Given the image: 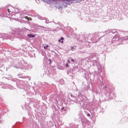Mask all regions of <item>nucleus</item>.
<instances>
[{"mask_svg": "<svg viewBox=\"0 0 128 128\" xmlns=\"http://www.w3.org/2000/svg\"><path fill=\"white\" fill-rule=\"evenodd\" d=\"M80 0H63V4H76V2H80Z\"/></svg>", "mask_w": 128, "mask_h": 128, "instance_id": "1", "label": "nucleus"}, {"mask_svg": "<svg viewBox=\"0 0 128 128\" xmlns=\"http://www.w3.org/2000/svg\"><path fill=\"white\" fill-rule=\"evenodd\" d=\"M28 36L29 38H34V35H32V34H28Z\"/></svg>", "mask_w": 128, "mask_h": 128, "instance_id": "2", "label": "nucleus"}, {"mask_svg": "<svg viewBox=\"0 0 128 128\" xmlns=\"http://www.w3.org/2000/svg\"><path fill=\"white\" fill-rule=\"evenodd\" d=\"M26 18H28V20H32V18H28V16H26Z\"/></svg>", "mask_w": 128, "mask_h": 128, "instance_id": "3", "label": "nucleus"}, {"mask_svg": "<svg viewBox=\"0 0 128 128\" xmlns=\"http://www.w3.org/2000/svg\"><path fill=\"white\" fill-rule=\"evenodd\" d=\"M48 48V45L46 46H44V50H46V48Z\"/></svg>", "mask_w": 128, "mask_h": 128, "instance_id": "4", "label": "nucleus"}, {"mask_svg": "<svg viewBox=\"0 0 128 128\" xmlns=\"http://www.w3.org/2000/svg\"><path fill=\"white\" fill-rule=\"evenodd\" d=\"M66 68H68V64H66Z\"/></svg>", "mask_w": 128, "mask_h": 128, "instance_id": "5", "label": "nucleus"}, {"mask_svg": "<svg viewBox=\"0 0 128 128\" xmlns=\"http://www.w3.org/2000/svg\"><path fill=\"white\" fill-rule=\"evenodd\" d=\"M60 40H64V38L63 37H62V38H60Z\"/></svg>", "mask_w": 128, "mask_h": 128, "instance_id": "6", "label": "nucleus"}, {"mask_svg": "<svg viewBox=\"0 0 128 128\" xmlns=\"http://www.w3.org/2000/svg\"><path fill=\"white\" fill-rule=\"evenodd\" d=\"M66 6H68L66 5H65L64 6H62V8H66Z\"/></svg>", "mask_w": 128, "mask_h": 128, "instance_id": "7", "label": "nucleus"}, {"mask_svg": "<svg viewBox=\"0 0 128 128\" xmlns=\"http://www.w3.org/2000/svg\"><path fill=\"white\" fill-rule=\"evenodd\" d=\"M87 116H90V114H87Z\"/></svg>", "mask_w": 128, "mask_h": 128, "instance_id": "8", "label": "nucleus"}, {"mask_svg": "<svg viewBox=\"0 0 128 128\" xmlns=\"http://www.w3.org/2000/svg\"><path fill=\"white\" fill-rule=\"evenodd\" d=\"M72 50H74V46L72 47Z\"/></svg>", "mask_w": 128, "mask_h": 128, "instance_id": "9", "label": "nucleus"}, {"mask_svg": "<svg viewBox=\"0 0 128 128\" xmlns=\"http://www.w3.org/2000/svg\"><path fill=\"white\" fill-rule=\"evenodd\" d=\"M72 62H74V59H72Z\"/></svg>", "mask_w": 128, "mask_h": 128, "instance_id": "10", "label": "nucleus"}, {"mask_svg": "<svg viewBox=\"0 0 128 128\" xmlns=\"http://www.w3.org/2000/svg\"><path fill=\"white\" fill-rule=\"evenodd\" d=\"M68 62L69 64H70V60H68Z\"/></svg>", "mask_w": 128, "mask_h": 128, "instance_id": "11", "label": "nucleus"}, {"mask_svg": "<svg viewBox=\"0 0 128 128\" xmlns=\"http://www.w3.org/2000/svg\"><path fill=\"white\" fill-rule=\"evenodd\" d=\"M8 12H10V10L8 8Z\"/></svg>", "mask_w": 128, "mask_h": 128, "instance_id": "12", "label": "nucleus"}, {"mask_svg": "<svg viewBox=\"0 0 128 128\" xmlns=\"http://www.w3.org/2000/svg\"><path fill=\"white\" fill-rule=\"evenodd\" d=\"M62 44L64 43V41H61Z\"/></svg>", "mask_w": 128, "mask_h": 128, "instance_id": "13", "label": "nucleus"}, {"mask_svg": "<svg viewBox=\"0 0 128 128\" xmlns=\"http://www.w3.org/2000/svg\"><path fill=\"white\" fill-rule=\"evenodd\" d=\"M59 42H60V40H58Z\"/></svg>", "mask_w": 128, "mask_h": 128, "instance_id": "14", "label": "nucleus"}]
</instances>
